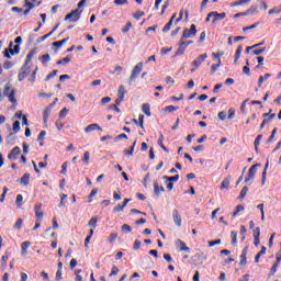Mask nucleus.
Wrapping results in <instances>:
<instances>
[{
    "label": "nucleus",
    "mask_w": 281,
    "mask_h": 281,
    "mask_svg": "<svg viewBox=\"0 0 281 281\" xmlns=\"http://www.w3.org/2000/svg\"><path fill=\"white\" fill-rule=\"evenodd\" d=\"M2 95L9 98V102H11L12 104H16V91L12 89V86L10 83L4 85Z\"/></svg>",
    "instance_id": "f257e3e1"
},
{
    "label": "nucleus",
    "mask_w": 281,
    "mask_h": 281,
    "mask_svg": "<svg viewBox=\"0 0 281 281\" xmlns=\"http://www.w3.org/2000/svg\"><path fill=\"white\" fill-rule=\"evenodd\" d=\"M30 74H32V66L27 65V64H23V66L21 67L20 71L18 74L19 82H23V80H25V78H27V76H30Z\"/></svg>",
    "instance_id": "f03ea898"
},
{
    "label": "nucleus",
    "mask_w": 281,
    "mask_h": 281,
    "mask_svg": "<svg viewBox=\"0 0 281 281\" xmlns=\"http://www.w3.org/2000/svg\"><path fill=\"white\" fill-rule=\"evenodd\" d=\"M19 52H21V46L19 44L14 46V43L10 42L9 48L4 49V58H8L10 60V58H12L14 54H19Z\"/></svg>",
    "instance_id": "7ed1b4c3"
},
{
    "label": "nucleus",
    "mask_w": 281,
    "mask_h": 281,
    "mask_svg": "<svg viewBox=\"0 0 281 281\" xmlns=\"http://www.w3.org/2000/svg\"><path fill=\"white\" fill-rule=\"evenodd\" d=\"M80 14H82V10L75 9L69 14L65 16V21H69L70 23H76L80 21Z\"/></svg>",
    "instance_id": "20e7f679"
},
{
    "label": "nucleus",
    "mask_w": 281,
    "mask_h": 281,
    "mask_svg": "<svg viewBox=\"0 0 281 281\" xmlns=\"http://www.w3.org/2000/svg\"><path fill=\"white\" fill-rule=\"evenodd\" d=\"M143 69H144V63L140 61L133 68L132 74L130 76V82L137 80Z\"/></svg>",
    "instance_id": "39448f33"
},
{
    "label": "nucleus",
    "mask_w": 281,
    "mask_h": 281,
    "mask_svg": "<svg viewBox=\"0 0 281 281\" xmlns=\"http://www.w3.org/2000/svg\"><path fill=\"white\" fill-rule=\"evenodd\" d=\"M260 166H261L260 164H256L249 168L247 177L245 179V183H249V181H254L256 177V172H258V168H260Z\"/></svg>",
    "instance_id": "423d86ee"
},
{
    "label": "nucleus",
    "mask_w": 281,
    "mask_h": 281,
    "mask_svg": "<svg viewBox=\"0 0 281 281\" xmlns=\"http://www.w3.org/2000/svg\"><path fill=\"white\" fill-rule=\"evenodd\" d=\"M196 25L195 24H191L190 30L189 29H184L183 33H182V38H194V36H196Z\"/></svg>",
    "instance_id": "0eeeda50"
},
{
    "label": "nucleus",
    "mask_w": 281,
    "mask_h": 281,
    "mask_svg": "<svg viewBox=\"0 0 281 281\" xmlns=\"http://www.w3.org/2000/svg\"><path fill=\"white\" fill-rule=\"evenodd\" d=\"M209 16H213L212 23L216 24L217 21H223L227 16V13H218L217 11H213L209 13Z\"/></svg>",
    "instance_id": "6e6552de"
},
{
    "label": "nucleus",
    "mask_w": 281,
    "mask_h": 281,
    "mask_svg": "<svg viewBox=\"0 0 281 281\" xmlns=\"http://www.w3.org/2000/svg\"><path fill=\"white\" fill-rule=\"evenodd\" d=\"M207 58V53H204L200 55L198 58H195L191 65L195 67V69H199L201 67V64Z\"/></svg>",
    "instance_id": "1a4fd4ad"
},
{
    "label": "nucleus",
    "mask_w": 281,
    "mask_h": 281,
    "mask_svg": "<svg viewBox=\"0 0 281 281\" xmlns=\"http://www.w3.org/2000/svg\"><path fill=\"white\" fill-rule=\"evenodd\" d=\"M21 155V147L15 146L9 154H8V159L11 161H16V156Z\"/></svg>",
    "instance_id": "9d476101"
},
{
    "label": "nucleus",
    "mask_w": 281,
    "mask_h": 281,
    "mask_svg": "<svg viewBox=\"0 0 281 281\" xmlns=\"http://www.w3.org/2000/svg\"><path fill=\"white\" fill-rule=\"evenodd\" d=\"M249 252V246H246L240 255V261H239V266L240 267H245L247 265V254Z\"/></svg>",
    "instance_id": "9b49d317"
},
{
    "label": "nucleus",
    "mask_w": 281,
    "mask_h": 281,
    "mask_svg": "<svg viewBox=\"0 0 281 281\" xmlns=\"http://www.w3.org/2000/svg\"><path fill=\"white\" fill-rule=\"evenodd\" d=\"M43 204H35L34 206V212H35V216L37 218V221H43V217L45 216V214L43 213Z\"/></svg>",
    "instance_id": "f8f14e48"
},
{
    "label": "nucleus",
    "mask_w": 281,
    "mask_h": 281,
    "mask_svg": "<svg viewBox=\"0 0 281 281\" xmlns=\"http://www.w3.org/2000/svg\"><path fill=\"white\" fill-rule=\"evenodd\" d=\"M172 218L176 226L181 227V214L179 213V210L175 209L172 211Z\"/></svg>",
    "instance_id": "ddd939ff"
},
{
    "label": "nucleus",
    "mask_w": 281,
    "mask_h": 281,
    "mask_svg": "<svg viewBox=\"0 0 281 281\" xmlns=\"http://www.w3.org/2000/svg\"><path fill=\"white\" fill-rule=\"evenodd\" d=\"M161 192H166V189L161 186H159V182L157 180L154 181V194L156 196H160Z\"/></svg>",
    "instance_id": "4468645a"
},
{
    "label": "nucleus",
    "mask_w": 281,
    "mask_h": 281,
    "mask_svg": "<svg viewBox=\"0 0 281 281\" xmlns=\"http://www.w3.org/2000/svg\"><path fill=\"white\" fill-rule=\"evenodd\" d=\"M93 131L102 132L101 126L98 123H92L85 128V133H93Z\"/></svg>",
    "instance_id": "2eb2a0df"
},
{
    "label": "nucleus",
    "mask_w": 281,
    "mask_h": 281,
    "mask_svg": "<svg viewBox=\"0 0 281 281\" xmlns=\"http://www.w3.org/2000/svg\"><path fill=\"white\" fill-rule=\"evenodd\" d=\"M37 0H24V8H27L29 10H34V8L41 5V2H37Z\"/></svg>",
    "instance_id": "dca6fc26"
},
{
    "label": "nucleus",
    "mask_w": 281,
    "mask_h": 281,
    "mask_svg": "<svg viewBox=\"0 0 281 281\" xmlns=\"http://www.w3.org/2000/svg\"><path fill=\"white\" fill-rule=\"evenodd\" d=\"M34 56H36V49H32L31 52H29V54L26 55V59L24 61V65H31L32 64V59L34 58Z\"/></svg>",
    "instance_id": "f3484780"
},
{
    "label": "nucleus",
    "mask_w": 281,
    "mask_h": 281,
    "mask_svg": "<svg viewBox=\"0 0 281 281\" xmlns=\"http://www.w3.org/2000/svg\"><path fill=\"white\" fill-rule=\"evenodd\" d=\"M231 181H232V176H228V177H226L223 181H222V183H221V190H228L229 189V183H231Z\"/></svg>",
    "instance_id": "a211bd4d"
},
{
    "label": "nucleus",
    "mask_w": 281,
    "mask_h": 281,
    "mask_svg": "<svg viewBox=\"0 0 281 281\" xmlns=\"http://www.w3.org/2000/svg\"><path fill=\"white\" fill-rule=\"evenodd\" d=\"M177 245L179 246L180 251H190V247H187L186 241L177 239Z\"/></svg>",
    "instance_id": "6ab92c4d"
},
{
    "label": "nucleus",
    "mask_w": 281,
    "mask_h": 281,
    "mask_svg": "<svg viewBox=\"0 0 281 281\" xmlns=\"http://www.w3.org/2000/svg\"><path fill=\"white\" fill-rule=\"evenodd\" d=\"M266 254H267V247L262 246L261 250L255 257V262L256 263L260 262V257L265 256Z\"/></svg>",
    "instance_id": "aec40b11"
},
{
    "label": "nucleus",
    "mask_w": 281,
    "mask_h": 281,
    "mask_svg": "<svg viewBox=\"0 0 281 281\" xmlns=\"http://www.w3.org/2000/svg\"><path fill=\"white\" fill-rule=\"evenodd\" d=\"M20 183H22V186H30V173H24L20 179Z\"/></svg>",
    "instance_id": "412c9836"
},
{
    "label": "nucleus",
    "mask_w": 281,
    "mask_h": 281,
    "mask_svg": "<svg viewBox=\"0 0 281 281\" xmlns=\"http://www.w3.org/2000/svg\"><path fill=\"white\" fill-rule=\"evenodd\" d=\"M71 55H67L65 58L58 60L56 65H67V63H71Z\"/></svg>",
    "instance_id": "4be33fe9"
},
{
    "label": "nucleus",
    "mask_w": 281,
    "mask_h": 281,
    "mask_svg": "<svg viewBox=\"0 0 281 281\" xmlns=\"http://www.w3.org/2000/svg\"><path fill=\"white\" fill-rule=\"evenodd\" d=\"M66 199H68V195L65 193L60 194V202L58 204V207H65V205H67V201H65Z\"/></svg>",
    "instance_id": "5701e85b"
},
{
    "label": "nucleus",
    "mask_w": 281,
    "mask_h": 281,
    "mask_svg": "<svg viewBox=\"0 0 281 281\" xmlns=\"http://www.w3.org/2000/svg\"><path fill=\"white\" fill-rule=\"evenodd\" d=\"M269 168V159H267L263 172H262V180L261 183L265 186V182L267 181V169Z\"/></svg>",
    "instance_id": "b1692460"
},
{
    "label": "nucleus",
    "mask_w": 281,
    "mask_h": 281,
    "mask_svg": "<svg viewBox=\"0 0 281 281\" xmlns=\"http://www.w3.org/2000/svg\"><path fill=\"white\" fill-rule=\"evenodd\" d=\"M143 113H145V115H147V117H150L151 113H150V104L149 103L143 104Z\"/></svg>",
    "instance_id": "393cba45"
},
{
    "label": "nucleus",
    "mask_w": 281,
    "mask_h": 281,
    "mask_svg": "<svg viewBox=\"0 0 281 281\" xmlns=\"http://www.w3.org/2000/svg\"><path fill=\"white\" fill-rule=\"evenodd\" d=\"M268 78H271V74H266L265 76H260L258 79V87H262V83L265 80H268Z\"/></svg>",
    "instance_id": "a878e982"
},
{
    "label": "nucleus",
    "mask_w": 281,
    "mask_h": 281,
    "mask_svg": "<svg viewBox=\"0 0 281 281\" xmlns=\"http://www.w3.org/2000/svg\"><path fill=\"white\" fill-rule=\"evenodd\" d=\"M15 204L19 210H21V206L23 205V194H18L15 199Z\"/></svg>",
    "instance_id": "bb28decb"
},
{
    "label": "nucleus",
    "mask_w": 281,
    "mask_h": 281,
    "mask_svg": "<svg viewBox=\"0 0 281 281\" xmlns=\"http://www.w3.org/2000/svg\"><path fill=\"white\" fill-rule=\"evenodd\" d=\"M247 192H249V187H244L239 193L238 199L243 201L247 196Z\"/></svg>",
    "instance_id": "cd10ccee"
},
{
    "label": "nucleus",
    "mask_w": 281,
    "mask_h": 281,
    "mask_svg": "<svg viewBox=\"0 0 281 281\" xmlns=\"http://www.w3.org/2000/svg\"><path fill=\"white\" fill-rule=\"evenodd\" d=\"M133 153H135V145H132L130 149L123 150V155H125V157H133Z\"/></svg>",
    "instance_id": "c85d7f7f"
},
{
    "label": "nucleus",
    "mask_w": 281,
    "mask_h": 281,
    "mask_svg": "<svg viewBox=\"0 0 281 281\" xmlns=\"http://www.w3.org/2000/svg\"><path fill=\"white\" fill-rule=\"evenodd\" d=\"M98 194V188H94L91 190L90 194L88 195V203H91L93 201V198Z\"/></svg>",
    "instance_id": "c756f323"
},
{
    "label": "nucleus",
    "mask_w": 281,
    "mask_h": 281,
    "mask_svg": "<svg viewBox=\"0 0 281 281\" xmlns=\"http://www.w3.org/2000/svg\"><path fill=\"white\" fill-rule=\"evenodd\" d=\"M88 226H89V227H93V229H95V227H98V217H97V216L92 217V218L89 221Z\"/></svg>",
    "instance_id": "7c9ffc66"
},
{
    "label": "nucleus",
    "mask_w": 281,
    "mask_h": 281,
    "mask_svg": "<svg viewBox=\"0 0 281 281\" xmlns=\"http://www.w3.org/2000/svg\"><path fill=\"white\" fill-rule=\"evenodd\" d=\"M15 139H14V133H10L9 136L7 137V144L10 146H14Z\"/></svg>",
    "instance_id": "2f4dec72"
},
{
    "label": "nucleus",
    "mask_w": 281,
    "mask_h": 281,
    "mask_svg": "<svg viewBox=\"0 0 281 281\" xmlns=\"http://www.w3.org/2000/svg\"><path fill=\"white\" fill-rule=\"evenodd\" d=\"M173 23H175V20H169L168 24H165V26H164V29H162V32H164L165 34H167V32H168L169 30H171Z\"/></svg>",
    "instance_id": "473e14b6"
},
{
    "label": "nucleus",
    "mask_w": 281,
    "mask_h": 281,
    "mask_svg": "<svg viewBox=\"0 0 281 281\" xmlns=\"http://www.w3.org/2000/svg\"><path fill=\"white\" fill-rule=\"evenodd\" d=\"M162 179H165V181H169L172 183V181H179V175L171 176V177L164 176Z\"/></svg>",
    "instance_id": "72a5a7b5"
},
{
    "label": "nucleus",
    "mask_w": 281,
    "mask_h": 281,
    "mask_svg": "<svg viewBox=\"0 0 281 281\" xmlns=\"http://www.w3.org/2000/svg\"><path fill=\"white\" fill-rule=\"evenodd\" d=\"M158 146H160L161 149H164L165 153H170L164 145V135H160V138L158 139Z\"/></svg>",
    "instance_id": "f704fd0d"
},
{
    "label": "nucleus",
    "mask_w": 281,
    "mask_h": 281,
    "mask_svg": "<svg viewBox=\"0 0 281 281\" xmlns=\"http://www.w3.org/2000/svg\"><path fill=\"white\" fill-rule=\"evenodd\" d=\"M175 111H179V106L168 105L165 108L166 113H175Z\"/></svg>",
    "instance_id": "c9c22d12"
},
{
    "label": "nucleus",
    "mask_w": 281,
    "mask_h": 281,
    "mask_svg": "<svg viewBox=\"0 0 281 281\" xmlns=\"http://www.w3.org/2000/svg\"><path fill=\"white\" fill-rule=\"evenodd\" d=\"M38 71V67L34 69V71L31 74V78H29V82L34 83L36 82V74Z\"/></svg>",
    "instance_id": "e433bc0d"
},
{
    "label": "nucleus",
    "mask_w": 281,
    "mask_h": 281,
    "mask_svg": "<svg viewBox=\"0 0 281 281\" xmlns=\"http://www.w3.org/2000/svg\"><path fill=\"white\" fill-rule=\"evenodd\" d=\"M221 56H225V52H217V53H212V57L217 59V63H221Z\"/></svg>",
    "instance_id": "4c0bfd02"
},
{
    "label": "nucleus",
    "mask_w": 281,
    "mask_h": 281,
    "mask_svg": "<svg viewBox=\"0 0 281 281\" xmlns=\"http://www.w3.org/2000/svg\"><path fill=\"white\" fill-rule=\"evenodd\" d=\"M231 238H232V243L233 245H236V243L238 241V233H236L235 231L231 232Z\"/></svg>",
    "instance_id": "58836bf2"
},
{
    "label": "nucleus",
    "mask_w": 281,
    "mask_h": 281,
    "mask_svg": "<svg viewBox=\"0 0 281 281\" xmlns=\"http://www.w3.org/2000/svg\"><path fill=\"white\" fill-rule=\"evenodd\" d=\"M221 65H223L222 61H217V64H213V65L211 66V71H212V74H216V71H218V67H221Z\"/></svg>",
    "instance_id": "ea45409f"
},
{
    "label": "nucleus",
    "mask_w": 281,
    "mask_h": 281,
    "mask_svg": "<svg viewBox=\"0 0 281 281\" xmlns=\"http://www.w3.org/2000/svg\"><path fill=\"white\" fill-rule=\"evenodd\" d=\"M258 25H260V23L256 22L255 24L245 26V27H243V32H249V30H256V27H258Z\"/></svg>",
    "instance_id": "a19ab883"
},
{
    "label": "nucleus",
    "mask_w": 281,
    "mask_h": 281,
    "mask_svg": "<svg viewBox=\"0 0 281 281\" xmlns=\"http://www.w3.org/2000/svg\"><path fill=\"white\" fill-rule=\"evenodd\" d=\"M247 14H248V16H249V14H258V7L251 5V7L247 10Z\"/></svg>",
    "instance_id": "79ce46f5"
},
{
    "label": "nucleus",
    "mask_w": 281,
    "mask_h": 281,
    "mask_svg": "<svg viewBox=\"0 0 281 281\" xmlns=\"http://www.w3.org/2000/svg\"><path fill=\"white\" fill-rule=\"evenodd\" d=\"M131 27H133V23L132 22H127L126 25L122 29V33L123 34H127V32L131 31Z\"/></svg>",
    "instance_id": "37998d69"
},
{
    "label": "nucleus",
    "mask_w": 281,
    "mask_h": 281,
    "mask_svg": "<svg viewBox=\"0 0 281 281\" xmlns=\"http://www.w3.org/2000/svg\"><path fill=\"white\" fill-rule=\"evenodd\" d=\"M278 267H280V263H278L277 261L273 263L271 270H270V276H276L277 271H278Z\"/></svg>",
    "instance_id": "c03bdc74"
},
{
    "label": "nucleus",
    "mask_w": 281,
    "mask_h": 281,
    "mask_svg": "<svg viewBox=\"0 0 281 281\" xmlns=\"http://www.w3.org/2000/svg\"><path fill=\"white\" fill-rule=\"evenodd\" d=\"M89 159H91V154L89 151L83 153V161L86 166H89Z\"/></svg>",
    "instance_id": "a18cd8bd"
},
{
    "label": "nucleus",
    "mask_w": 281,
    "mask_h": 281,
    "mask_svg": "<svg viewBox=\"0 0 281 281\" xmlns=\"http://www.w3.org/2000/svg\"><path fill=\"white\" fill-rule=\"evenodd\" d=\"M41 60L43 63V65L49 63V60H52V57L49 56V54H45L41 57Z\"/></svg>",
    "instance_id": "49530a36"
},
{
    "label": "nucleus",
    "mask_w": 281,
    "mask_h": 281,
    "mask_svg": "<svg viewBox=\"0 0 281 281\" xmlns=\"http://www.w3.org/2000/svg\"><path fill=\"white\" fill-rule=\"evenodd\" d=\"M192 43H193L192 41H188V42L180 41L179 47H183L184 49H188V46L192 45Z\"/></svg>",
    "instance_id": "de8ad7c7"
},
{
    "label": "nucleus",
    "mask_w": 281,
    "mask_h": 281,
    "mask_svg": "<svg viewBox=\"0 0 281 281\" xmlns=\"http://www.w3.org/2000/svg\"><path fill=\"white\" fill-rule=\"evenodd\" d=\"M265 52H267L266 47H263V48H256L252 54H254V56H260V54H265Z\"/></svg>",
    "instance_id": "09e8293b"
},
{
    "label": "nucleus",
    "mask_w": 281,
    "mask_h": 281,
    "mask_svg": "<svg viewBox=\"0 0 281 281\" xmlns=\"http://www.w3.org/2000/svg\"><path fill=\"white\" fill-rule=\"evenodd\" d=\"M19 131H21V122L15 121V122L13 123V132H14V133H19Z\"/></svg>",
    "instance_id": "8fccbe9b"
},
{
    "label": "nucleus",
    "mask_w": 281,
    "mask_h": 281,
    "mask_svg": "<svg viewBox=\"0 0 281 281\" xmlns=\"http://www.w3.org/2000/svg\"><path fill=\"white\" fill-rule=\"evenodd\" d=\"M142 247V240L135 239L134 245H133V250L137 251Z\"/></svg>",
    "instance_id": "3c124183"
},
{
    "label": "nucleus",
    "mask_w": 281,
    "mask_h": 281,
    "mask_svg": "<svg viewBox=\"0 0 281 281\" xmlns=\"http://www.w3.org/2000/svg\"><path fill=\"white\" fill-rule=\"evenodd\" d=\"M116 239H117V233H112V234L108 237V243H115Z\"/></svg>",
    "instance_id": "603ef678"
},
{
    "label": "nucleus",
    "mask_w": 281,
    "mask_h": 281,
    "mask_svg": "<svg viewBox=\"0 0 281 281\" xmlns=\"http://www.w3.org/2000/svg\"><path fill=\"white\" fill-rule=\"evenodd\" d=\"M15 229H21L23 227V218H18L14 224Z\"/></svg>",
    "instance_id": "864d4df0"
},
{
    "label": "nucleus",
    "mask_w": 281,
    "mask_h": 281,
    "mask_svg": "<svg viewBox=\"0 0 281 281\" xmlns=\"http://www.w3.org/2000/svg\"><path fill=\"white\" fill-rule=\"evenodd\" d=\"M142 16H146V13L144 11H137L134 14V19H136V21H139Z\"/></svg>",
    "instance_id": "5fc2aeb1"
},
{
    "label": "nucleus",
    "mask_w": 281,
    "mask_h": 281,
    "mask_svg": "<svg viewBox=\"0 0 281 281\" xmlns=\"http://www.w3.org/2000/svg\"><path fill=\"white\" fill-rule=\"evenodd\" d=\"M8 260H10V252H7L2 256V266L5 267Z\"/></svg>",
    "instance_id": "6e6d98bb"
},
{
    "label": "nucleus",
    "mask_w": 281,
    "mask_h": 281,
    "mask_svg": "<svg viewBox=\"0 0 281 281\" xmlns=\"http://www.w3.org/2000/svg\"><path fill=\"white\" fill-rule=\"evenodd\" d=\"M58 75V70H53L52 72H49L47 76H46V80L49 81L52 80V78H55V76Z\"/></svg>",
    "instance_id": "4d7b16f0"
},
{
    "label": "nucleus",
    "mask_w": 281,
    "mask_h": 281,
    "mask_svg": "<svg viewBox=\"0 0 281 281\" xmlns=\"http://www.w3.org/2000/svg\"><path fill=\"white\" fill-rule=\"evenodd\" d=\"M67 113H69V110H67V108H64V109L59 112V117H60V120H64V117H67Z\"/></svg>",
    "instance_id": "13d9d810"
},
{
    "label": "nucleus",
    "mask_w": 281,
    "mask_h": 281,
    "mask_svg": "<svg viewBox=\"0 0 281 281\" xmlns=\"http://www.w3.org/2000/svg\"><path fill=\"white\" fill-rule=\"evenodd\" d=\"M186 54V48L179 46V48L176 50V56H183Z\"/></svg>",
    "instance_id": "bf43d9fd"
},
{
    "label": "nucleus",
    "mask_w": 281,
    "mask_h": 281,
    "mask_svg": "<svg viewBox=\"0 0 281 281\" xmlns=\"http://www.w3.org/2000/svg\"><path fill=\"white\" fill-rule=\"evenodd\" d=\"M49 36H52V32L38 37L37 43H43V41H46V38H49Z\"/></svg>",
    "instance_id": "052dcab7"
},
{
    "label": "nucleus",
    "mask_w": 281,
    "mask_h": 281,
    "mask_svg": "<svg viewBox=\"0 0 281 281\" xmlns=\"http://www.w3.org/2000/svg\"><path fill=\"white\" fill-rule=\"evenodd\" d=\"M14 67V64L12 61H4L3 63V69H12Z\"/></svg>",
    "instance_id": "680f3d73"
},
{
    "label": "nucleus",
    "mask_w": 281,
    "mask_h": 281,
    "mask_svg": "<svg viewBox=\"0 0 281 281\" xmlns=\"http://www.w3.org/2000/svg\"><path fill=\"white\" fill-rule=\"evenodd\" d=\"M125 94H126V90H125L124 86H120L119 97L124 98Z\"/></svg>",
    "instance_id": "e2e57ef3"
},
{
    "label": "nucleus",
    "mask_w": 281,
    "mask_h": 281,
    "mask_svg": "<svg viewBox=\"0 0 281 281\" xmlns=\"http://www.w3.org/2000/svg\"><path fill=\"white\" fill-rule=\"evenodd\" d=\"M222 240L216 239V240H211L209 241V247H215V245H221Z\"/></svg>",
    "instance_id": "0e129e2a"
},
{
    "label": "nucleus",
    "mask_w": 281,
    "mask_h": 281,
    "mask_svg": "<svg viewBox=\"0 0 281 281\" xmlns=\"http://www.w3.org/2000/svg\"><path fill=\"white\" fill-rule=\"evenodd\" d=\"M138 126H140V128H144V114H140L138 116V123H137Z\"/></svg>",
    "instance_id": "69168bd1"
},
{
    "label": "nucleus",
    "mask_w": 281,
    "mask_h": 281,
    "mask_svg": "<svg viewBox=\"0 0 281 281\" xmlns=\"http://www.w3.org/2000/svg\"><path fill=\"white\" fill-rule=\"evenodd\" d=\"M254 238H260V227H256L252 233Z\"/></svg>",
    "instance_id": "338daca9"
},
{
    "label": "nucleus",
    "mask_w": 281,
    "mask_h": 281,
    "mask_svg": "<svg viewBox=\"0 0 281 281\" xmlns=\"http://www.w3.org/2000/svg\"><path fill=\"white\" fill-rule=\"evenodd\" d=\"M280 247H281V243H280ZM276 262H278L279 265H280V262H281V248H280V250L277 252V261Z\"/></svg>",
    "instance_id": "774afa93"
}]
</instances>
